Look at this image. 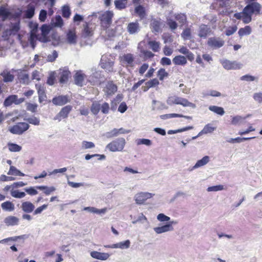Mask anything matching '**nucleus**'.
<instances>
[{"label": "nucleus", "instance_id": "obj_1", "mask_svg": "<svg viewBox=\"0 0 262 262\" xmlns=\"http://www.w3.org/2000/svg\"><path fill=\"white\" fill-rule=\"evenodd\" d=\"M174 17L176 20L178 21V23H176L169 16L166 17V24L172 32L177 29L178 25L182 27L187 20L186 16L183 13H176Z\"/></svg>", "mask_w": 262, "mask_h": 262}, {"label": "nucleus", "instance_id": "obj_2", "mask_svg": "<svg viewBox=\"0 0 262 262\" xmlns=\"http://www.w3.org/2000/svg\"><path fill=\"white\" fill-rule=\"evenodd\" d=\"M261 7L260 4L256 2H252L247 5L244 8V12L246 13L247 15L245 18L246 21L251 22L252 20V15L253 14H259L260 12Z\"/></svg>", "mask_w": 262, "mask_h": 262}, {"label": "nucleus", "instance_id": "obj_3", "mask_svg": "<svg viewBox=\"0 0 262 262\" xmlns=\"http://www.w3.org/2000/svg\"><path fill=\"white\" fill-rule=\"evenodd\" d=\"M125 143V140L123 138H119L108 143L106 146V148L112 152L121 151Z\"/></svg>", "mask_w": 262, "mask_h": 262}, {"label": "nucleus", "instance_id": "obj_4", "mask_svg": "<svg viewBox=\"0 0 262 262\" xmlns=\"http://www.w3.org/2000/svg\"><path fill=\"white\" fill-rule=\"evenodd\" d=\"M105 78L100 71H93L92 74L88 78V81L92 85H100L104 82Z\"/></svg>", "mask_w": 262, "mask_h": 262}, {"label": "nucleus", "instance_id": "obj_5", "mask_svg": "<svg viewBox=\"0 0 262 262\" xmlns=\"http://www.w3.org/2000/svg\"><path fill=\"white\" fill-rule=\"evenodd\" d=\"M114 59L111 55H103L101 58V67L108 72L113 71Z\"/></svg>", "mask_w": 262, "mask_h": 262}, {"label": "nucleus", "instance_id": "obj_6", "mask_svg": "<svg viewBox=\"0 0 262 262\" xmlns=\"http://www.w3.org/2000/svg\"><path fill=\"white\" fill-rule=\"evenodd\" d=\"M113 15L112 11H106L100 16L101 25L103 29H106L111 26Z\"/></svg>", "mask_w": 262, "mask_h": 262}, {"label": "nucleus", "instance_id": "obj_7", "mask_svg": "<svg viewBox=\"0 0 262 262\" xmlns=\"http://www.w3.org/2000/svg\"><path fill=\"white\" fill-rule=\"evenodd\" d=\"M177 224V221L172 220L167 222L165 225L154 228V230L157 234H162L165 232L172 231L174 230L173 225Z\"/></svg>", "mask_w": 262, "mask_h": 262}, {"label": "nucleus", "instance_id": "obj_8", "mask_svg": "<svg viewBox=\"0 0 262 262\" xmlns=\"http://www.w3.org/2000/svg\"><path fill=\"white\" fill-rule=\"evenodd\" d=\"M29 126V125L27 123L19 122L11 127L9 130L13 134L21 135L28 130Z\"/></svg>", "mask_w": 262, "mask_h": 262}, {"label": "nucleus", "instance_id": "obj_9", "mask_svg": "<svg viewBox=\"0 0 262 262\" xmlns=\"http://www.w3.org/2000/svg\"><path fill=\"white\" fill-rule=\"evenodd\" d=\"M224 69L227 70H237L242 68L243 64L236 61H230L227 59H224L221 61Z\"/></svg>", "mask_w": 262, "mask_h": 262}, {"label": "nucleus", "instance_id": "obj_10", "mask_svg": "<svg viewBox=\"0 0 262 262\" xmlns=\"http://www.w3.org/2000/svg\"><path fill=\"white\" fill-rule=\"evenodd\" d=\"M225 43L224 40L220 37H210L207 41V45L213 49H217L221 48Z\"/></svg>", "mask_w": 262, "mask_h": 262}, {"label": "nucleus", "instance_id": "obj_11", "mask_svg": "<svg viewBox=\"0 0 262 262\" xmlns=\"http://www.w3.org/2000/svg\"><path fill=\"white\" fill-rule=\"evenodd\" d=\"M88 78L81 71H78L74 77L75 83L80 86L85 85L88 82Z\"/></svg>", "mask_w": 262, "mask_h": 262}, {"label": "nucleus", "instance_id": "obj_12", "mask_svg": "<svg viewBox=\"0 0 262 262\" xmlns=\"http://www.w3.org/2000/svg\"><path fill=\"white\" fill-rule=\"evenodd\" d=\"M72 108V106L67 105L61 108L60 112L54 117V120H58L60 121L62 119L67 118L68 115L71 111Z\"/></svg>", "mask_w": 262, "mask_h": 262}, {"label": "nucleus", "instance_id": "obj_13", "mask_svg": "<svg viewBox=\"0 0 262 262\" xmlns=\"http://www.w3.org/2000/svg\"><path fill=\"white\" fill-rule=\"evenodd\" d=\"M25 99L24 98H20L19 99H17V96L15 95H12L9 96L7 97L4 102V105L5 106H9L12 105L13 103L15 104H19L23 102H24Z\"/></svg>", "mask_w": 262, "mask_h": 262}, {"label": "nucleus", "instance_id": "obj_14", "mask_svg": "<svg viewBox=\"0 0 262 262\" xmlns=\"http://www.w3.org/2000/svg\"><path fill=\"white\" fill-rule=\"evenodd\" d=\"M163 24L160 18H152L150 21V28L151 31L155 34L161 32Z\"/></svg>", "mask_w": 262, "mask_h": 262}, {"label": "nucleus", "instance_id": "obj_15", "mask_svg": "<svg viewBox=\"0 0 262 262\" xmlns=\"http://www.w3.org/2000/svg\"><path fill=\"white\" fill-rule=\"evenodd\" d=\"M117 91V86L113 81H108L103 89L105 94L107 96H112Z\"/></svg>", "mask_w": 262, "mask_h": 262}, {"label": "nucleus", "instance_id": "obj_16", "mask_svg": "<svg viewBox=\"0 0 262 262\" xmlns=\"http://www.w3.org/2000/svg\"><path fill=\"white\" fill-rule=\"evenodd\" d=\"M52 103L55 105H63L69 102L68 96L67 95H60L52 99Z\"/></svg>", "mask_w": 262, "mask_h": 262}, {"label": "nucleus", "instance_id": "obj_17", "mask_svg": "<svg viewBox=\"0 0 262 262\" xmlns=\"http://www.w3.org/2000/svg\"><path fill=\"white\" fill-rule=\"evenodd\" d=\"M138 51L140 52V56L145 59L147 58V43L145 40L140 42L138 46Z\"/></svg>", "mask_w": 262, "mask_h": 262}, {"label": "nucleus", "instance_id": "obj_18", "mask_svg": "<svg viewBox=\"0 0 262 262\" xmlns=\"http://www.w3.org/2000/svg\"><path fill=\"white\" fill-rule=\"evenodd\" d=\"M70 74V72L67 69H60L58 74L59 82L61 83H64L67 82L68 80Z\"/></svg>", "mask_w": 262, "mask_h": 262}, {"label": "nucleus", "instance_id": "obj_19", "mask_svg": "<svg viewBox=\"0 0 262 262\" xmlns=\"http://www.w3.org/2000/svg\"><path fill=\"white\" fill-rule=\"evenodd\" d=\"M36 88L37 90L38 95V101L40 103L46 100L47 95L45 92V88L41 84H36L35 85Z\"/></svg>", "mask_w": 262, "mask_h": 262}, {"label": "nucleus", "instance_id": "obj_20", "mask_svg": "<svg viewBox=\"0 0 262 262\" xmlns=\"http://www.w3.org/2000/svg\"><path fill=\"white\" fill-rule=\"evenodd\" d=\"M77 35L74 30H69L66 34L67 41L70 45H75L77 43Z\"/></svg>", "mask_w": 262, "mask_h": 262}, {"label": "nucleus", "instance_id": "obj_21", "mask_svg": "<svg viewBox=\"0 0 262 262\" xmlns=\"http://www.w3.org/2000/svg\"><path fill=\"white\" fill-rule=\"evenodd\" d=\"M90 255L93 258L101 260H105L110 256V254L107 253L99 252L96 251H92Z\"/></svg>", "mask_w": 262, "mask_h": 262}, {"label": "nucleus", "instance_id": "obj_22", "mask_svg": "<svg viewBox=\"0 0 262 262\" xmlns=\"http://www.w3.org/2000/svg\"><path fill=\"white\" fill-rule=\"evenodd\" d=\"M134 61V58L132 54H126L121 57L122 63L123 64H126L127 66H132Z\"/></svg>", "mask_w": 262, "mask_h": 262}, {"label": "nucleus", "instance_id": "obj_23", "mask_svg": "<svg viewBox=\"0 0 262 262\" xmlns=\"http://www.w3.org/2000/svg\"><path fill=\"white\" fill-rule=\"evenodd\" d=\"M5 224L8 226L17 225L19 223V219L14 216H8L4 220Z\"/></svg>", "mask_w": 262, "mask_h": 262}, {"label": "nucleus", "instance_id": "obj_24", "mask_svg": "<svg viewBox=\"0 0 262 262\" xmlns=\"http://www.w3.org/2000/svg\"><path fill=\"white\" fill-rule=\"evenodd\" d=\"M209 161L210 157L209 156H204L202 159L198 160L190 170H192L194 169H197L198 168L202 167L206 165L209 162Z\"/></svg>", "mask_w": 262, "mask_h": 262}, {"label": "nucleus", "instance_id": "obj_25", "mask_svg": "<svg viewBox=\"0 0 262 262\" xmlns=\"http://www.w3.org/2000/svg\"><path fill=\"white\" fill-rule=\"evenodd\" d=\"M210 28L205 25H201L199 27L198 35L201 38H206L209 32Z\"/></svg>", "mask_w": 262, "mask_h": 262}, {"label": "nucleus", "instance_id": "obj_26", "mask_svg": "<svg viewBox=\"0 0 262 262\" xmlns=\"http://www.w3.org/2000/svg\"><path fill=\"white\" fill-rule=\"evenodd\" d=\"M21 208L25 212L29 213L34 210L35 206L31 202L26 201L21 204Z\"/></svg>", "mask_w": 262, "mask_h": 262}, {"label": "nucleus", "instance_id": "obj_27", "mask_svg": "<svg viewBox=\"0 0 262 262\" xmlns=\"http://www.w3.org/2000/svg\"><path fill=\"white\" fill-rule=\"evenodd\" d=\"M51 25L53 27L61 28L63 25V21L60 15H56L52 19Z\"/></svg>", "mask_w": 262, "mask_h": 262}, {"label": "nucleus", "instance_id": "obj_28", "mask_svg": "<svg viewBox=\"0 0 262 262\" xmlns=\"http://www.w3.org/2000/svg\"><path fill=\"white\" fill-rule=\"evenodd\" d=\"M83 210L87 211L91 213L101 214H105L107 211V208H104L101 209H99L93 207H85L83 208Z\"/></svg>", "mask_w": 262, "mask_h": 262}, {"label": "nucleus", "instance_id": "obj_29", "mask_svg": "<svg viewBox=\"0 0 262 262\" xmlns=\"http://www.w3.org/2000/svg\"><path fill=\"white\" fill-rule=\"evenodd\" d=\"M135 199L137 204H142L147 199V193L146 192H140L135 196Z\"/></svg>", "mask_w": 262, "mask_h": 262}, {"label": "nucleus", "instance_id": "obj_30", "mask_svg": "<svg viewBox=\"0 0 262 262\" xmlns=\"http://www.w3.org/2000/svg\"><path fill=\"white\" fill-rule=\"evenodd\" d=\"M35 12V6L34 5L30 4L27 7V10L25 11V16L27 18H32Z\"/></svg>", "mask_w": 262, "mask_h": 262}, {"label": "nucleus", "instance_id": "obj_31", "mask_svg": "<svg viewBox=\"0 0 262 262\" xmlns=\"http://www.w3.org/2000/svg\"><path fill=\"white\" fill-rule=\"evenodd\" d=\"M11 16V13L5 7H0V17L3 21L6 20Z\"/></svg>", "mask_w": 262, "mask_h": 262}, {"label": "nucleus", "instance_id": "obj_32", "mask_svg": "<svg viewBox=\"0 0 262 262\" xmlns=\"http://www.w3.org/2000/svg\"><path fill=\"white\" fill-rule=\"evenodd\" d=\"M130 246V242L129 240L127 239L124 241L120 242L115 244L116 249H120L122 250L127 249Z\"/></svg>", "mask_w": 262, "mask_h": 262}, {"label": "nucleus", "instance_id": "obj_33", "mask_svg": "<svg viewBox=\"0 0 262 262\" xmlns=\"http://www.w3.org/2000/svg\"><path fill=\"white\" fill-rule=\"evenodd\" d=\"M135 12L141 19L144 18L146 15L145 8L140 5L137 6L135 8Z\"/></svg>", "mask_w": 262, "mask_h": 262}, {"label": "nucleus", "instance_id": "obj_34", "mask_svg": "<svg viewBox=\"0 0 262 262\" xmlns=\"http://www.w3.org/2000/svg\"><path fill=\"white\" fill-rule=\"evenodd\" d=\"M139 30V27L138 23H130L128 25L127 31L131 34L138 32Z\"/></svg>", "mask_w": 262, "mask_h": 262}, {"label": "nucleus", "instance_id": "obj_35", "mask_svg": "<svg viewBox=\"0 0 262 262\" xmlns=\"http://www.w3.org/2000/svg\"><path fill=\"white\" fill-rule=\"evenodd\" d=\"M1 75L3 76L5 82H12L14 79V76L7 70L4 71Z\"/></svg>", "mask_w": 262, "mask_h": 262}, {"label": "nucleus", "instance_id": "obj_36", "mask_svg": "<svg viewBox=\"0 0 262 262\" xmlns=\"http://www.w3.org/2000/svg\"><path fill=\"white\" fill-rule=\"evenodd\" d=\"M231 124L233 125H240L243 123L244 120H245V118H243V117L236 115L235 116H231Z\"/></svg>", "mask_w": 262, "mask_h": 262}, {"label": "nucleus", "instance_id": "obj_37", "mask_svg": "<svg viewBox=\"0 0 262 262\" xmlns=\"http://www.w3.org/2000/svg\"><path fill=\"white\" fill-rule=\"evenodd\" d=\"M252 32L251 28L249 26H246L244 28H240L238 30V34L242 37L245 35H249Z\"/></svg>", "mask_w": 262, "mask_h": 262}, {"label": "nucleus", "instance_id": "obj_38", "mask_svg": "<svg viewBox=\"0 0 262 262\" xmlns=\"http://www.w3.org/2000/svg\"><path fill=\"white\" fill-rule=\"evenodd\" d=\"M215 129L216 127L212 126L210 124H208L206 125L203 129L198 134V136L212 133Z\"/></svg>", "mask_w": 262, "mask_h": 262}, {"label": "nucleus", "instance_id": "obj_39", "mask_svg": "<svg viewBox=\"0 0 262 262\" xmlns=\"http://www.w3.org/2000/svg\"><path fill=\"white\" fill-rule=\"evenodd\" d=\"M209 110L210 111L221 116H223L225 114V111L222 107L215 105H210L209 107Z\"/></svg>", "mask_w": 262, "mask_h": 262}, {"label": "nucleus", "instance_id": "obj_40", "mask_svg": "<svg viewBox=\"0 0 262 262\" xmlns=\"http://www.w3.org/2000/svg\"><path fill=\"white\" fill-rule=\"evenodd\" d=\"M173 63L176 65H184L187 63L186 58L181 55L176 56L172 60Z\"/></svg>", "mask_w": 262, "mask_h": 262}, {"label": "nucleus", "instance_id": "obj_41", "mask_svg": "<svg viewBox=\"0 0 262 262\" xmlns=\"http://www.w3.org/2000/svg\"><path fill=\"white\" fill-rule=\"evenodd\" d=\"M1 207L3 210L5 211H12L14 210V204L10 201H6L3 203L1 205Z\"/></svg>", "mask_w": 262, "mask_h": 262}, {"label": "nucleus", "instance_id": "obj_42", "mask_svg": "<svg viewBox=\"0 0 262 262\" xmlns=\"http://www.w3.org/2000/svg\"><path fill=\"white\" fill-rule=\"evenodd\" d=\"M36 188L40 190H44V193L46 195H49L51 192L54 191L56 189L54 187H48L46 186H37Z\"/></svg>", "mask_w": 262, "mask_h": 262}, {"label": "nucleus", "instance_id": "obj_43", "mask_svg": "<svg viewBox=\"0 0 262 262\" xmlns=\"http://www.w3.org/2000/svg\"><path fill=\"white\" fill-rule=\"evenodd\" d=\"M10 30L13 35L17 34L20 29V21L18 20L14 23H11Z\"/></svg>", "mask_w": 262, "mask_h": 262}, {"label": "nucleus", "instance_id": "obj_44", "mask_svg": "<svg viewBox=\"0 0 262 262\" xmlns=\"http://www.w3.org/2000/svg\"><path fill=\"white\" fill-rule=\"evenodd\" d=\"M179 104L182 105L183 106H189L193 108L196 107L195 104L188 101L186 99L181 97H180L179 98Z\"/></svg>", "mask_w": 262, "mask_h": 262}, {"label": "nucleus", "instance_id": "obj_45", "mask_svg": "<svg viewBox=\"0 0 262 262\" xmlns=\"http://www.w3.org/2000/svg\"><path fill=\"white\" fill-rule=\"evenodd\" d=\"M8 175H13L15 176H24L25 174L21 172L20 171L18 170L15 167L11 166L10 169L8 172Z\"/></svg>", "mask_w": 262, "mask_h": 262}, {"label": "nucleus", "instance_id": "obj_46", "mask_svg": "<svg viewBox=\"0 0 262 262\" xmlns=\"http://www.w3.org/2000/svg\"><path fill=\"white\" fill-rule=\"evenodd\" d=\"M8 147L9 151L11 152H18L21 149V147L15 143H8Z\"/></svg>", "mask_w": 262, "mask_h": 262}, {"label": "nucleus", "instance_id": "obj_47", "mask_svg": "<svg viewBox=\"0 0 262 262\" xmlns=\"http://www.w3.org/2000/svg\"><path fill=\"white\" fill-rule=\"evenodd\" d=\"M95 146V144L90 141H83L81 142V149H88L94 148Z\"/></svg>", "mask_w": 262, "mask_h": 262}, {"label": "nucleus", "instance_id": "obj_48", "mask_svg": "<svg viewBox=\"0 0 262 262\" xmlns=\"http://www.w3.org/2000/svg\"><path fill=\"white\" fill-rule=\"evenodd\" d=\"M62 15L63 17L68 18L70 17L71 12L69 6L64 5L62 7Z\"/></svg>", "mask_w": 262, "mask_h": 262}, {"label": "nucleus", "instance_id": "obj_49", "mask_svg": "<svg viewBox=\"0 0 262 262\" xmlns=\"http://www.w3.org/2000/svg\"><path fill=\"white\" fill-rule=\"evenodd\" d=\"M100 110V104L98 102H94L92 103L91 111L94 115H97Z\"/></svg>", "mask_w": 262, "mask_h": 262}, {"label": "nucleus", "instance_id": "obj_50", "mask_svg": "<svg viewBox=\"0 0 262 262\" xmlns=\"http://www.w3.org/2000/svg\"><path fill=\"white\" fill-rule=\"evenodd\" d=\"M247 16L246 13L244 12V9L243 10V11L240 13H236L234 14V17H235L237 19H242L243 21L245 24H248L250 22L246 21L245 18Z\"/></svg>", "mask_w": 262, "mask_h": 262}, {"label": "nucleus", "instance_id": "obj_51", "mask_svg": "<svg viewBox=\"0 0 262 262\" xmlns=\"http://www.w3.org/2000/svg\"><path fill=\"white\" fill-rule=\"evenodd\" d=\"M11 195L15 198L21 199L25 196L26 193L24 192L19 191L18 190L11 191Z\"/></svg>", "mask_w": 262, "mask_h": 262}, {"label": "nucleus", "instance_id": "obj_52", "mask_svg": "<svg viewBox=\"0 0 262 262\" xmlns=\"http://www.w3.org/2000/svg\"><path fill=\"white\" fill-rule=\"evenodd\" d=\"M180 97L177 96L169 97L167 100V103L169 105L173 104H179Z\"/></svg>", "mask_w": 262, "mask_h": 262}, {"label": "nucleus", "instance_id": "obj_53", "mask_svg": "<svg viewBox=\"0 0 262 262\" xmlns=\"http://www.w3.org/2000/svg\"><path fill=\"white\" fill-rule=\"evenodd\" d=\"M115 6L116 9L122 10L126 8V4L123 1L120 0H115L114 2Z\"/></svg>", "mask_w": 262, "mask_h": 262}, {"label": "nucleus", "instance_id": "obj_54", "mask_svg": "<svg viewBox=\"0 0 262 262\" xmlns=\"http://www.w3.org/2000/svg\"><path fill=\"white\" fill-rule=\"evenodd\" d=\"M148 46L154 52H158L159 50L160 43L158 41H148Z\"/></svg>", "mask_w": 262, "mask_h": 262}, {"label": "nucleus", "instance_id": "obj_55", "mask_svg": "<svg viewBox=\"0 0 262 262\" xmlns=\"http://www.w3.org/2000/svg\"><path fill=\"white\" fill-rule=\"evenodd\" d=\"M26 121L28 123L34 125H38L40 123L39 118L36 117L35 116H32L31 117L28 118L27 119H26Z\"/></svg>", "mask_w": 262, "mask_h": 262}, {"label": "nucleus", "instance_id": "obj_56", "mask_svg": "<svg viewBox=\"0 0 262 262\" xmlns=\"http://www.w3.org/2000/svg\"><path fill=\"white\" fill-rule=\"evenodd\" d=\"M181 37L184 40H187L191 38V30L189 28L184 29L181 34Z\"/></svg>", "mask_w": 262, "mask_h": 262}, {"label": "nucleus", "instance_id": "obj_57", "mask_svg": "<svg viewBox=\"0 0 262 262\" xmlns=\"http://www.w3.org/2000/svg\"><path fill=\"white\" fill-rule=\"evenodd\" d=\"M157 219L158 221L160 222H169V221H171L170 218L164 214V213H159L157 216Z\"/></svg>", "mask_w": 262, "mask_h": 262}, {"label": "nucleus", "instance_id": "obj_58", "mask_svg": "<svg viewBox=\"0 0 262 262\" xmlns=\"http://www.w3.org/2000/svg\"><path fill=\"white\" fill-rule=\"evenodd\" d=\"M147 219L146 216L143 214L141 213L139 215L138 218L136 220H134L132 221V223L134 224H137L138 223H143L146 221Z\"/></svg>", "mask_w": 262, "mask_h": 262}, {"label": "nucleus", "instance_id": "obj_59", "mask_svg": "<svg viewBox=\"0 0 262 262\" xmlns=\"http://www.w3.org/2000/svg\"><path fill=\"white\" fill-rule=\"evenodd\" d=\"M100 110L103 114H107L109 112L110 105L107 102H104L100 105Z\"/></svg>", "mask_w": 262, "mask_h": 262}, {"label": "nucleus", "instance_id": "obj_60", "mask_svg": "<svg viewBox=\"0 0 262 262\" xmlns=\"http://www.w3.org/2000/svg\"><path fill=\"white\" fill-rule=\"evenodd\" d=\"M117 128H114L110 132H108L105 133L104 134V136H105L107 138H111L114 137H117L118 136Z\"/></svg>", "mask_w": 262, "mask_h": 262}, {"label": "nucleus", "instance_id": "obj_61", "mask_svg": "<svg viewBox=\"0 0 262 262\" xmlns=\"http://www.w3.org/2000/svg\"><path fill=\"white\" fill-rule=\"evenodd\" d=\"M224 189V186L222 185H219L216 186H213L208 187L207 190L208 192L211 191H218Z\"/></svg>", "mask_w": 262, "mask_h": 262}, {"label": "nucleus", "instance_id": "obj_62", "mask_svg": "<svg viewBox=\"0 0 262 262\" xmlns=\"http://www.w3.org/2000/svg\"><path fill=\"white\" fill-rule=\"evenodd\" d=\"M55 72H52L50 73L49 76L47 79V83L50 85H52L54 84L55 79Z\"/></svg>", "mask_w": 262, "mask_h": 262}, {"label": "nucleus", "instance_id": "obj_63", "mask_svg": "<svg viewBox=\"0 0 262 262\" xmlns=\"http://www.w3.org/2000/svg\"><path fill=\"white\" fill-rule=\"evenodd\" d=\"M50 29H51V28L49 26H48L46 24L42 25L41 27L40 28L41 34L43 36H46L47 35H48L49 34V33L50 31Z\"/></svg>", "mask_w": 262, "mask_h": 262}, {"label": "nucleus", "instance_id": "obj_64", "mask_svg": "<svg viewBox=\"0 0 262 262\" xmlns=\"http://www.w3.org/2000/svg\"><path fill=\"white\" fill-rule=\"evenodd\" d=\"M253 98L254 100L257 102L259 103L262 102V93L261 92H257L253 94Z\"/></svg>", "mask_w": 262, "mask_h": 262}]
</instances>
